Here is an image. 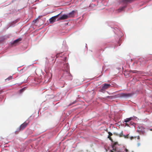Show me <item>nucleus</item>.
<instances>
[{
	"mask_svg": "<svg viewBox=\"0 0 152 152\" xmlns=\"http://www.w3.org/2000/svg\"><path fill=\"white\" fill-rule=\"evenodd\" d=\"M108 138L109 139L111 140H112V139L110 137V136L109 135H108Z\"/></svg>",
	"mask_w": 152,
	"mask_h": 152,
	"instance_id": "21",
	"label": "nucleus"
},
{
	"mask_svg": "<svg viewBox=\"0 0 152 152\" xmlns=\"http://www.w3.org/2000/svg\"><path fill=\"white\" fill-rule=\"evenodd\" d=\"M133 123L132 122H131L129 124L128 123H126L125 124L126 126H129L130 125H131Z\"/></svg>",
	"mask_w": 152,
	"mask_h": 152,
	"instance_id": "13",
	"label": "nucleus"
},
{
	"mask_svg": "<svg viewBox=\"0 0 152 152\" xmlns=\"http://www.w3.org/2000/svg\"><path fill=\"white\" fill-rule=\"evenodd\" d=\"M46 74L48 75V74H49L48 73H46Z\"/></svg>",
	"mask_w": 152,
	"mask_h": 152,
	"instance_id": "28",
	"label": "nucleus"
},
{
	"mask_svg": "<svg viewBox=\"0 0 152 152\" xmlns=\"http://www.w3.org/2000/svg\"><path fill=\"white\" fill-rule=\"evenodd\" d=\"M38 20V19H36L33 20V23H36V22Z\"/></svg>",
	"mask_w": 152,
	"mask_h": 152,
	"instance_id": "16",
	"label": "nucleus"
},
{
	"mask_svg": "<svg viewBox=\"0 0 152 152\" xmlns=\"http://www.w3.org/2000/svg\"><path fill=\"white\" fill-rule=\"evenodd\" d=\"M75 11H72L71 12L67 14L68 18H73L74 16V13Z\"/></svg>",
	"mask_w": 152,
	"mask_h": 152,
	"instance_id": "8",
	"label": "nucleus"
},
{
	"mask_svg": "<svg viewBox=\"0 0 152 152\" xmlns=\"http://www.w3.org/2000/svg\"><path fill=\"white\" fill-rule=\"evenodd\" d=\"M25 89L24 88H22L20 90V93H21L22 92H23L24 90Z\"/></svg>",
	"mask_w": 152,
	"mask_h": 152,
	"instance_id": "15",
	"label": "nucleus"
},
{
	"mask_svg": "<svg viewBox=\"0 0 152 152\" xmlns=\"http://www.w3.org/2000/svg\"><path fill=\"white\" fill-rule=\"evenodd\" d=\"M22 38H18L15 40H14L12 44H16L19 42L20 41H21L22 40Z\"/></svg>",
	"mask_w": 152,
	"mask_h": 152,
	"instance_id": "10",
	"label": "nucleus"
},
{
	"mask_svg": "<svg viewBox=\"0 0 152 152\" xmlns=\"http://www.w3.org/2000/svg\"><path fill=\"white\" fill-rule=\"evenodd\" d=\"M76 102V100H75L74 102H72L71 103H70V105H71L72 104H74V103H75Z\"/></svg>",
	"mask_w": 152,
	"mask_h": 152,
	"instance_id": "17",
	"label": "nucleus"
},
{
	"mask_svg": "<svg viewBox=\"0 0 152 152\" xmlns=\"http://www.w3.org/2000/svg\"><path fill=\"white\" fill-rule=\"evenodd\" d=\"M137 130L140 133L143 134L145 132V128L141 126H138L137 128Z\"/></svg>",
	"mask_w": 152,
	"mask_h": 152,
	"instance_id": "4",
	"label": "nucleus"
},
{
	"mask_svg": "<svg viewBox=\"0 0 152 152\" xmlns=\"http://www.w3.org/2000/svg\"><path fill=\"white\" fill-rule=\"evenodd\" d=\"M68 18V15L66 14L63 15L61 17H59L57 21H58L61 20H64Z\"/></svg>",
	"mask_w": 152,
	"mask_h": 152,
	"instance_id": "5",
	"label": "nucleus"
},
{
	"mask_svg": "<svg viewBox=\"0 0 152 152\" xmlns=\"http://www.w3.org/2000/svg\"><path fill=\"white\" fill-rule=\"evenodd\" d=\"M50 75H51V76H52V75L51 73H50Z\"/></svg>",
	"mask_w": 152,
	"mask_h": 152,
	"instance_id": "29",
	"label": "nucleus"
},
{
	"mask_svg": "<svg viewBox=\"0 0 152 152\" xmlns=\"http://www.w3.org/2000/svg\"><path fill=\"white\" fill-rule=\"evenodd\" d=\"M137 71H133V72L134 73H137Z\"/></svg>",
	"mask_w": 152,
	"mask_h": 152,
	"instance_id": "24",
	"label": "nucleus"
},
{
	"mask_svg": "<svg viewBox=\"0 0 152 152\" xmlns=\"http://www.w3.org/2000/svg\"><path fill=\"white\" fill-rule=\"evenodd\" d=\"M111 85L110 84L104 83L102 85V87L99 90V91L101 92H103V91L110 88Z\"/></svg>",
	"mask_w": 152,
	"mask_h": 152,
	"instance_id": "2",
	"label": "nucleus"
},
{
	"mask_svg": "<svg viewBox=\"0 0 152 152\" xmlns=\"http://www.w3.org/2000/svg\"><path fill=\"white\" fill-rule=\"evenodd\" d=\"M137 138V139H140V137L139 136H138L137 137H130V139L131 140H132L133 139H135L136 138Z\"/></svg>",
	"mask_w": 152,
	"mask_h": 152,
	"instance_id": "12",
	"label": "nucleus"
},
{
	"mask_svg": "<svg viewBox=\"0 0 152 152\" xmlns=\"http://www.w3.org/2000/svg\"><path fill=\"white\" fill-rule=\"evenodd\" d=\"M111 152H113V150H111Z\"/></svg>",
	"mask_w": 152,
	"mask_h": 152,
	"instance_id": "27",
	"label": "nucleus"
},
{
	"mask_svg": "<svg viewBox=\"0 0 152 152\" xmlns=\"http://www.w3.org/2000/svg\"><path fill=\"white\" fill-rule=\"evenodd\" d=\"M108 134H109V135L110 136H112L113 135V134H112L110 132H108Z\"/></svg>",
	"mask_w": 152,
	"mask_h": 152,
	"instance_id": "19",
	"label": "nucleus"
},
{
	"mask_svg": "<svg viewBox=\"0 0 152 152\" xmlns=\"http://www.w3.org/2000/svg\"><path fill=\"white\" fill-rule=\"evenodd\" d=\"M124 6H123V7H120L117 10L118 12H120L121 11H123L124 10V9L126 7V5L124 4Z\"/></svg>",
	"mask_w": 152,
	"mask_h": 152,
	"instance_id": "9",
	"label": "nucleus"
},
{
	"mask_svg": "<svg viewBox=\"0 0 152 152\" xmlns=\"http://www.w3.org/2000/svg\"><path fill=\"white\" fill-rule=\"evenodd\" d=\"M116 143H115L113 145V146H112V148H113V150H115V149H114V146L115 145H116Z\"/></svg>",
	"mask_w": 152,
	"mask_h": 152,
	"instance_id": "20",
	"label": "nucleus"
},
{
	"mask_svg": "<svg viewBox=\"0 0 152 152\" xmlns=\"http://www.w3.org/2000/svg\"><path fill=\"white\" fill-rule=\"evenodd\" d=\"M12 76H10L8 78H7V79L6 80H9L11 79H12Z\"/></svg>",
	"mask_w": 152,
	"mask_h": 152,
	"instance_id": "14",
	"label": "nucleus"
},
{
	"mask_svg": "<svg viewBox=\"0 0 152 152\" xmlns=\"http://www.w3.org/2000/svg\"><path fill=\"white\" fill-rule=\"evenodd\" d=\"M133 119V118L132 117H130L129 118H127L126 119H125L124 120V121L126 123H128L130 121Z\"/></svg>",
	"mask_w": 152,
	"mask_h": 152,
	"instance_id": "11",
	"label": "nucleus"
},
{
	"mask_svg": "<svg viewBox=\"0 0 152 152\" xmlns=\"http://www.w3.org/2000/svg\"><path fill=\"white\" fill-rule=\"evenodd\" d=\"M58 55H59V54H57V55H56V58H57Z\"/></svg>",
	"mask_w": 152,
	"mask_h": 152,
	"instance_id": "26",
	"label": "nucleus"
},
{
	"mask_svg": "<svg viewBox=\"0 0 152 152\" xmlns=\"http://www.w3.org/2000/svg\"><path fill=\"white\" fill-rule=\"evenodd\" d=\"M134 94L132 93H123L120 94V96L121 97L127 98L131 96Z\"/></svg>",
	"mask_w": 152,
	"mask_h": 152,
	"instance_id": "3",
	"label": "nucleus"
},
{
	"mask_svg": "<svg viewBox=\"0 0 152 152\" xmlns=\"http://www.w3.org/2000/svg\"><path fill=\"white\" fill-rule=\"evenodd\" d=\"M125 152H127L128 151V150L126 148L125 149Z\"/></svg>",
	"mask_w": 152,
	"mask_h": 152,
	"instance_id": "23",
	"label": "nucleus"
},
{
	"mask_svg": "<svg viewBox=\"0 0 152 152\" xmlns=\"http://www.w3.org/2000/svg\"><path fill=\"white\" fill-rule=\"evenodd\" d=\"M28 123L25 122L18 128L15 131L16 134H18L20 131L23 130L27 126Z\"/></svg>",
	"mask_w": 152,
	"mask_h": 152,
	"instance_id": "1",
	"label": "nucleus"
},
{
	"mask_svg": "<svg viewBox=\"0 0 152 152\" xmlns=\"http://www.w3.org/2000/svg\"><path fill=\"white\" fill-rule=\"evenodd\" d=\"M140 145V143H138L137 144V146H139Z\"/></svg>",
	"mask_w": 152,
	"mask_h": 152,
	"instance_id": "25",
	"label": "nucleus"
},
{
	"mask_svg": "<svg viewBox=\"0 0 152 152\" xmlns=\"http://www.w3.org/2000/svg\"><path fill=\"white\" fill-rule=\"evenodd\" d=\"M59 14L58 15L55 16L53 17L50 18V23H53L54 22L56 21V18L58 17V15H59Z\"/></svg>",
	"mask_w": 152,
	"mask_h": 152,
	"instance_id": "7",
	"label": "nucleus"
},
{
	"mask_svg": "<svg viewBox=\"0 0 152 152\" xmlns=\"http://www.w3.org/2000/svg\"><path fill=\"white\" fill-rule=\"evenodd\" d=\"M66 68L67 69H68L69 68V66H68L66 64Z\"/></svg>",
	"mask_w": 152,
	"mask_h": 152,
	"instance_id": "22",
	"label": "nucleus"
},
{
	"mask_svg": "<svg viewBox=\"0 0 152 152\" xmlns=\"http://www.w3.org/2000/svg\"><path fill=\"white\" fill-rule=\"evenodd\" d=\"M124 137L125 138H128L129 137V135H124Z\"/></svg>",
	"mask_w": 152,
	"mask_h": 152,
	"instance_id": "18",
	"label": "nucleus"
},
{
	"mask_svg": "<svg viewBox=\"0 0 152 152\" xmlns=\"http://www.w3.org/2000/svg\"><path fill=\"white\" fill-rule=\"evenodd\" d=\"M133 1V0H122L121 3L124 4H126L128 3H130Z\"/></svg>",
	"mask_w": 152,
	"mask_h": 152,
	"instance_id": "6",
	"label": "nucleus"
}]
</instances>
